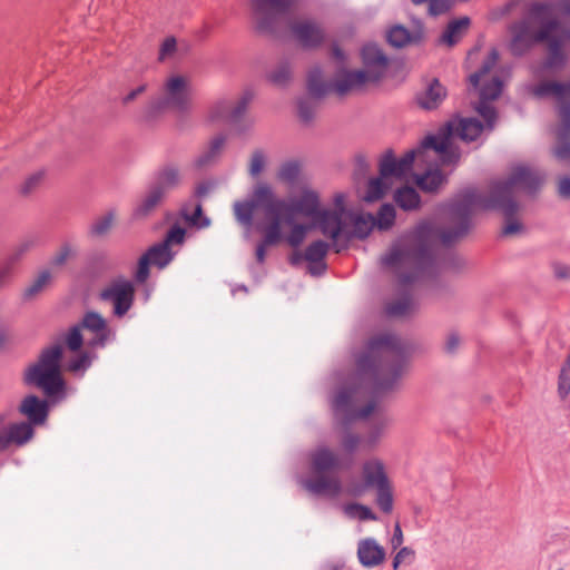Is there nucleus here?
Wrapping results in <instances>:
<instances>
[{
  "label": "nucleus",
  "instance_id": "nucleus-51",
  "mask_svg": "<svg viewBox=\"0 0 570 570\" xmlns=\"http://www.w3.org/2000/svg\"><path fill=\"white\" fill-rule=\"evenodd\" d=\"M83 343L80 325L72 326L66 335V344L72 352L80 350Z\"/></svg>",
  "mask_w": 570,
  "mask_h": 570
},
{
  "label": "nucleus",
  "instance_id": "nucleus-56",
  "mask_svg": "<svg viewBox=\"0 0 570 570\" xmlns=\"http://www.w3.org/2000/svg\"><path fill=\"white\" fill-rule=\"evenodd\" d=\"M455 3V0H431L429 3V13L438 17L448 12Z\"/></svg>",
  "mask_w": 570,
  "mask_h": 570
},
{
  "label": "nucleus",
  "instance_id": "nucleus-9",
  "mask_svg": "<svg viewBox=\"0 0 570 570\" xmlns=\"http://www.w3.org/2000/svg\"><path fill=\"white\" fill-rule=\"evenodd\" d=\"M371 81L368 73L363 70H341L336 73L332 82L323 80L322 69L318 66L313 67L307 75V90L314 98H323L328 92H335L338 96L362 89L366 82Z\"/></svg>",
  "mask_w": 570,
  "mask_h": 570
},
{
  "label": "nucleus",
  "instance_id": "nucleus-47",
  "mask_svg": "<svg viewBox=\"0 0 570 570\" xmlns=\"http://www.w3.org/2000/svg\"><path fill=\"white\" fill-rule=\"evenodd\" d=\"M385 177H382L380 175V177L377 178H372L370 181H368V186H367V191H366V195H365V200L367 202H375V200H379L381 199L386 189H387V186L386 184L384 183V179Z\"/></svg>",
  "mask_w": 570,
  "mask_h": 570
},
{
  "label": "nucleus",
  "instance_id": "nucleus-14",
  "mask_svg": "<svg viewBox=\"0 0 570 570\" xmlns=\"http://www.w3.org/2000/svg\"><path fill=\"white\" fill-rule=\"evenodd\" d=\"M432 147H419L406 151L401 158L396 159L391 149L386 150L380 160V175L382 177L403 178L411 171L415 159L424 160V155Z\"/></svg>",
  "mask_w": 570,
  "mask_h": 570
},
{
  "label": "nucleus",
  "instance_id": "nucleus-24",
  "mask_svg": "<svg viewBox=\"0 0 570 570\" xmlns=\"http://www.w3.org/2000/svg\"><path fill=\"white\" fill-rule=\"evenodd\" d=\"M166 196L147 184L145 191L137 198L132 208L134 219H144L149 217L158 206L164 202Z\"/></svg>",
  "mask_w": 570,
  "mask_h": 570
},
{
  "label": "nucleus",
  "instance_id": "nucleus-32",
  "mask_svg": "<svg viewBox=\"0 0 570 570\" xmlns=\"http://www.w3.org/2000/svg\"><path fill=\"white\" fill-rule=\"evenodd\" d=\"M393 199L395 204L405 212L416 210L421 206V197L419 193L410 186L397 188Z\"/></svg>",
  "mask_w": 570,
  "mask_h": 570
},
{
  "label": "nucleus",
  "instance_id": "nucleus-58",
  "mask_svg": "<svg viewBox=\"0 0 570 570\" xmlns=\"http://www.w3.org/2000/svg\"><path fill=\"white\" fill-rule=\"evenodd\" d=\"M176 48V39L174 37L166 38L160 46L158 59L160 61H165L167 58L171 57L175 53Z\"/></svg>",
  "mask_w": 570,
  "mask_h": 570
},
{
  "label": "nucleus",
  "instance_id": "nucleus-64",
  "mask_svg": "<svg viewBox=\"0 0 570 570\" xmlns=\"http://www.w3.org/2000/svg\"><path fill=\"white\" fill-rule=\"evenodd\" d=\"M558 195L564 199L570 198V176H563L559 179Z\"/></svg>",
  "mask_w": 570,
  "mask_h": 570
},
{
  "label": "nucleus",
  "instance_id": "nucleus-48",
  "mask_svg": "<svg viewBox=\"0 0 570 570\" xmlns=\"http://www.w3.org/2000/svg\"><path fill=\"white\" fill-rule=\"evenodd\" d=\"M291 232L286 237V242L294 248H297L305 239L311 226L304 224H296L295 220L289 225Z\"/></svg>",
  "mask_w": 570,
  "mask_h": 570
},
{
  "label": "nucleus",
  "instance_id": "nucleus-59",
  "mask_svg": "<svg viewBox=\"0 0 570 570\" xmlns=\"http://www.w3.org/2000/svg\"><path fill=\"white\" fill-rule=\"evenodd\" d=\"M297 107H298L299 118L304 122H308V121H311L313 119V117H314V107L309 104V101L307 99H299L298 104H297Z\"/></svg>",
  "mask_w": 570,
  "mask_h": 570
},
{
  "label": "nucleus",
  "instance_id": "nucleus-34",
  "mask_svg": "<svg viewBox=\"0 0 570 570\" xmlns=\"http://www.w3.org/2000/svg\"><path fill=\"white\" fill-rule=\"evenodd\" d=\"M498 60L499 51L495 48H492L487 58L484 59V61L482 62L481 68L474 73L470 75V85L473 88H478L484 76H487L495 67Z\"/></svg>",
  "mask_w": 570,
  "mask_h": 570
},
{
  "label": "nucleus",
  "instance_id": "nucleus-7",
  "mask_svg": "<svg viewBox=\"0 0 570 570\" xmlns=\"http://www.w3.org/2000/svg\"><path fill=\"white\" fill-rule=\"evenodd\" d=\"M484 130L483 124L476 118L455 117L442 126L435 135H429L422 140L423 147H432L444 165H456L461 150L455 139L464 142L475 141Z\"/></svg>",
  "mask_w": 570,
  "mask_h": 570
},
{
  "label": "nucleus",
  "instance_id": "nucleus-26",
  "mask_svg": "<svg viewBox=\"0 0 570 570\" xmlns=\"http://www.w3.org/2000/svg\"><path fill=\"white\" fill-rule=\"evenodd\" d=\"M226 144V136L219 134L210 139L208 145L193 160L191 166L196 170H200L213 166L219 159Z\"/></svg>",
  "mask_w": 570,
  "mask_h": 570
},
{
  "label": "nucleus",
  "instance_id": "nucleus-55",
  "mask_svg": "<svg viewBox=\"0 0 570 570\" xmlns=\"http://www.w3.org/2000/svg\"><path fill=\"white\" fill-rule=\"evenodd\" d=\"M185 235L186 230L183 227L175 225L168 230L165 239L161 243L166 244L167 247L170 248L171 244H183L185 240Z\"/></svg>",
  "mask_w": 570,
  "mask_h": 570
},
{
  "label": "nucleus",
  "instance_id": "nucleus-49",
  "mask_svg": "<svg viewBox=\"0 0 570 570\" xmlns=\"http://www.w3.org/2000/svg\"><path fill=\"white\" fill-rule=\"evenodd\" d=\"M301 167L298 161L289 160L284 163L278 170V178L283 181L293 184L299 176Z\"/></svg>",
  "mask_w": 570,
  "mask_h": 570
},
{
  "label": "nucleus",
  "instance_id": "nucleus-60",
  "mask_svg": "<svg viewBox=\"0 0 570 570\" xmlns=\"http://www.w3.org/2000/svg\"><path fill=\"white\" fill-rule=\"evenodd\" d=\"M554 557L562 567L558 570H570V543L561 549L556 550Z\"/></svg>",
  "mask_w": 570,
  "mask_h": 570
},
{
  "label": "nucleus",
  "instance_id": "nucleus-30",
  "mask_svg": "<svg viewBox=\"0 0 570 570\" xmlns=\"http://www.w3.org/2000/svg\"><path fill=\"white\" fill-rule=\"evenodd\" d=\"M470 18L461 17L459 19L451 20L440 37V43L452 47L456 45L468 32L470 27Z\"/></svg>",
  "mask_w": 570,
  "mask_h": 570
},
{
  "label": "nucleus",
  "instance_id": "nucleus-22",
  "mask_svg": "<svg viewBox=\"0 0 570 570\" xmlns=\"http://www.w3.org/2000/svg\"><path fill=\"white\" fill-rule=\"evenodd\" d=\"M528 92L537 99L556 98L559 101L558 109L562 102H570L567 100L566 82L554 80H543L535 83H530L527 87Z\"/></svg>",
  "mask_w": 570,
  "mask_h": 570
},
{
  "label": "nucleus",
  "instance_id": "nucleus-35",
  "mask_svg": "<svg viewBox=\"0 0 570 570\" xmlns=\"http://www.w3.org/2000/svg\"><path fill=\"white\" fill-rule=\"evenodd\" d=\"M52 279L51 272L49 269H42L37 277L26 287L23 292L24 299H31L40 294Z\"/></svg>",
  "mask_w": 570,
  "mask_h": 570
},
{
  "label": "nucleus",
  "instance_id": "nucleus-6",
  "mask_svg": "<svg viewBox=\"0 0 570 570\" xmlns=\"http://www.w3.org/2000/svg\"><path fill=\"white\" fill-rule=\"evenodd\" d=\"M277 202L273 189L267 184H259L253 190L250 199L237 200L233 205L234 216L237 223L246 229L248 234L253 227L254 212L263 208L265 215L271 217L267 225L257 224L256 229L263 233L266 244H278L283 239L282 223H285L286 213L283 209H269V205Z\"/></svg>",
  "mask_w": 570,
  "mask_h": 570
},
{
  "label": "nucleus",
  "instance_id": "nucleus-57",
  "mask_svg": "<svg viewBox=\"0 0 570 570\" xmlns=\"http://www.w3.org/2000/svg\"><path fill=\"white\" fill-rule=\"evenodd\" d=\"M149 258L144 254L138 261V267L135 274V279L138 283H145L149 277Z\"/></svg>",
  "mask_w": 570,
  "mask_h": 570
},
{
  "label": "nucleus",
  "instance_id": "nucleus-16",
  "mask_svg": "<svg viewBox=\"0 0 570 570\" xmlns=\"http://www.w3.org/2000/svg\"><path fill=\"white\" fill-rule=\"evenodd\" d=\"M252 99L253 94L248 90L243 94L235 105L227 98L218 99L209 107L207 118L210 122L225 121L237 125Z\"/></svg>",
  "mask_w": 570,
  "mask_h": 570
},
{
  "label": "nucleus",
  "instance_id": "nucleus-31",
  "mask_svg": "<svg viewBox=\"0 0 570 570\" xmlns=\"http://www.w3.org/2000/svg\"><path fill=\"white\" fill-rule=\"evenodd\" d=\"M415 183L425 193H436L448 183V176L439 168L428 169L424 174L416 175Z\"/></svg>",
  "mask_w": 570,
  "mask_h": 570
},
{
  "label": "nucleus",
  "instance_id": "nucleus-1",
  "mask_svg": "<svg viewBox=\"0 0 570 570\" xmlns=\"http://www.w3.org/2000/svg\"><path fill=\"white\" fill-rule=\"evenodd\" d=\"M406 362V347L392 333L373 336L356 357L357 384L341 389L332 401L335 420L343 426L368 417L380 396L392 391L401 379Z\"/></svg>",
  "mask_w": 570,
  "mask_h": 570
},
{
  "label": "nucleus",
  "instance_id": "nucleus-23",
  "mask_svg": "<svg viewBox=\"0 0 570 570\" xmlns=\"http://www.w3.org/2000/svg\"><path fill=\"white\" fill-rule=\"evenodd\" d=\"M385 550L374 538H365L358 541L357 559L365 568H374L385 560Z\"/></svg>",
  "mask_w": 570,
  "mask_h": 570
},
{
  "label": "nucleus",
  "instance_id": "nucleus-19",
  "mask_svg": "<svg viewBox=\"0 0 570 570\" xmlns=\"http://www.w3.org/2000/svg\"><path fill=\"white\" fill-rule=\"evenodd\" d=\"M313 226L316 227L323 236L337 242L344 238L345 217L340 215L338 212L332 209H320L317 215L313 218Z\"/></svg>",
  "mask_w": 570,
  "mask_h": 570
},
{
  "label": "nucleus",
  "instance_id": "nucleus-21",
  "mask_svg": "<svg viewBox=\"0 0 570 570\" xmlns=\"http://www.w3.org/2000/svg\"><path fill=\"white\" fill-rule=\"evenodd\" d=\"M375 227V217L372 214L348 213L345 217L344 239H364Z\"/></svg>",
  "mask_w": 570,
  "mask_h": 570
},
{
  "label": "nucleus",
  "instance_id": "nucleus-4",
  "mask_svg": "<svg viewBox=\"0 0 570 570\" xmlns=\"http://www.w3.org/2000/svg\"><path fill=\"white\" fill-rule=\"evenodd\" d=\"M509 30V49L515 57L527 55L537 45L546 46L547 55L538 73L561 71L566 68L569 57L564 47L570 43V23H563L554 16V4L551 1L531 2L528 14L514 21Z\"/></svg>",
  "mask_w": 570,
  "mask_h": 570
},
{
  "label": "nucleus",
  "instance_id": "nucleus-37",
  "mask_svg": "<svg viewBox=\"0 0 570 570\" xmlns=\"http://www.w3.org/2000/svg\"><path fill=\"white\" fill-rule=\"evenodd\" d=\"M328 250L330 245L322 239H317L306 247L304 252V259L308 263L324 262Z\"/></svg>",
  "mask_w": 570,
  "mask_h": 570
},
{
  "label": "nucleus",
  "instance_id": "nucleus-28",
  "mask_svg": "<svg viewBox=\"0 0 570 570\" xmlns=\"http://www.w3.org/2000/svg\"><path fill=\"white\" fill-rule=\"evenodd\" d=\"M446 97V90L438 79L416 96L417 105L425 110L436 109Z\"/></svg>",
  "mask_w": 570,
  "mask_h": 570
},
{
  "label": "nucleus",
  "instance_id": "nucleus-63",
  "mask_svg": "<svg viewBox=\"0 0 570 570\" xmlns=\"http://www.w3.org/2000/svg\"><path fill=\"white\" fill-rule=\"evenodd\" d=\"M358 443H360L358 435L353 434V433H346L343 438L342 446L346 452L353 453L356 450Z\"/></svg>",
  "mask_w": 570,
  "mask_h": 570
},
{
  "label": "nucleus",
  "instance_id": "nucleus-39",
  "mask_svg": "<svg viewBox=\"0 0 570 570\" xmlns=\"http://www.w3.org/2000/svg\"><path fill=\"white\" fill-rule=\"evenodd\" d=\"M387 41L395 48H402L413 41V36L403 26H394L387 32Z\"/></svg>",
  "mask_w": 570,
  "mask_h": 570
},
{
  "label": "nucleus",
  "instance_id": "nucleus-40",
  "mask_svg": "<svg viewBox=\"0 0 570 570\" xmlns=\"http://www.w3.org/2000/svg\"><path fill=\"white\" fill-rule=\"evenodd\" d=\"M395 209L391 204H384L377 212V217L375 218V226L380 230L390 229L395 222Z\"/></svg>",
  "mask_w": 570,
  "mask_h": 570
},
{
  "label": "nucleus",
  "instance_id": "nucleus-44",
  "mask_svg": "<svg viewBox=\"0 0 570 570\" xmlns=\"http://www.w3.org/2000/svg\"><path fill=\"white\" fill-rule=\"evenodd\" d=\"M389 422H390L389 419L383 416V417L375 420V422L372 423V425L370 426L368 433L365 438V443L368 446L372 448L379 443L385 429L389 425Z\"/></svg>",
  "mask_w": 570,
  "mask_h": 570
},
{
  "label": "nucleus",
  "instance_id": "nucleus-52",
  "mask_svg": "<svg viewBox=\"0 0 570 570\" xmlns=\"http://www.w3.org/2000/svg\"><path fill=\"white\" fill-rule=\"evenodd\" d=\"M266 163V155L262 149H256L250 158L249 163V175L252 177H257L264 169Z\"/></svg>",
  "mask_w": 570,
  "mask_h": 570
},
{
  "label": "nucleus",
  "instance_id": "nucleus-45",
  "mask_svg": "<svg viewBox=\"0 0 570 570\" xmlns=\"http://www.w3.org/2000/svg\"><path fill=\"white\" fill-rule=\"evenodd\" d=\"M292 76L291 66L287 61H282L272 72L268 75V80L275 86H285Z\"/></svg>",
  "mask_w": 570,
  "mask_h": 570
},
{
  "label": "nucleus",
  "instance_id": "nucleus-27",
  "mask_svg": "<svg viewBox=\"0 0 570 570\" xmlns=\"http://www.w3.org/2000/svg\"><path fill=\"white\" fill-rule=\"evenodd\" d=\"M81 328L92 332L96 337L89 343L91 346H104L108 337V328L105 318L96 312H88L79 324Z\"/></svg>",
  "mask_w": 570,
  "mask_h": 570
},
{
  "label": "nucleus",
  "instance_id": "nucleus-17",
  "mask_svg": "<svg viewBox=\"0 0 570 570\" xmlns=\"http://www.w3.org/2000/svg\"><path fill=\"white\" fill-rule=\"evenodd\" d=\"M557 145L551 153L559 161H570V102L559 108V124L556 129Z\"/></svg>",
  "mask_w": 570,
  "mask_h": 570
},
{
  "label": "nucleus",
  "instance_id": "nucleus-54",
  "mask_svg": "<svg viewBox=\"0 0 570 570\" xmlns=\"http://www.w3.org/2000/svg\"><path fill=\"white\" fill-rule=\"evenodd\" d=\"M90 365V355L88 353H81L69 362L68 370L72 373L85 372Z\"/></svg>",
  "mask_w": 570,
  "mask_h": 570
},
{
  "label": "nucleus",
  "instance_id": "nucleus-62",
  "mask_svg": "<svg viewBox=\"0 0 570 570\" xmlns=\"http://www.w3.org/2000/svg\"><path fill=\"white\" fill-rule=\"evenodd\" d=\"M410 557L411 558L414 557V551L409 547L401 548L393 558V562H392L393 570H397L400 568L401 563Z\"/></svg>",
  "mask_w": 570,
  "mask_h": 570
},
{
  "label": "nucleus",
  "instance_id": "nucleus-15",
  "mask_svg": "<svg viewBox=\"0 0 570 570\" xmlns=\"http://www.w3.org/2000/svg\"><path fill=\"white\" fill-rule=\"evenodd\" d=\"M134 296L135 287L132 282L124 277L114 279L100 293V298L112 305L114 315L117 317H122L131 308Z\"/></svg>",
  "mask_w": 570,
  "mask_h": 570
},
{
  "label": "nucleus",
  "instance_id": "nucleus-61",
  "mask_svg": "<svg viewBox=\"0 0 570 570\" xmlns=\"http://www.w3.org/2000/svg\"><path fill=\"white\" fill-rule=\"evenodd\" d=\"M42 177H43V173L42 171H38L36 174H32L23 183V185L21 187V193L26 194V195L31 193L38 186V184L40 183Z\"/></svg>",
  "mask_w": 570,
  "mask_h": 570
},
{
  "label": "nucleus",
  "instance_id": "nucleus-43",
  "mask_svg": "<svg viewBox=\"0 0 570 570\" xmlns=\"http://www.w3.org/2000/svg\"><path fill=\"white\" fill-rule=\"evenodd\" d=\"M115 220V215L112 212L107 213L106 215L97 218L89 228V234L94 237L105 236L109 229L111 228Z\"/></svg>",
  "mask_w": 570,
  "mask_h": 570
},
{
  "label": "nucleus",
  "instance_id": "nucleus-5",
  "mask_svg": "<svg viewBox=\"0 0 570 570\" xmlns=\"http://www.w3.org/2000/svg\"><path fill=\"white\" fill-rule=\"evenodd\" d=\"M62 346L59 343L45 347L37 362L29 365L23 372V383L43 392L48 400L27 395L19 405L21 414L27 416L30 424H42L49 413V404L62 401L66 397V382L61 375Z\"/></svg>",
  "mask_w": 570,
  "mask_h": 570
},
{
  "label": "nucleus",
  "instance_id": "nucleus-12",
  "mask_svg": "<svg viewBox=\"0 0 570 570\" xmlns=\"http://www.w3.org/2000/svg\"><path fill=\"white\" fill-rule=\"evenodd\" d=\"M189 97L188 81L183 76H171L164 85L163 96L153 100L150 108L155 112L166 108L185 111L189 106Z\"/></svg>",
  "mask_w": 570,
  "mask_h": 570
},
{
  "label": "nucleus",
  "instance_id": "nucleus-10",
  "mask_svg": "<svg viewBox=\"0 0 570 570\" xmlns=\"http://www.w3.org/2000/svg\"><path fill=\"white\" fill-rule=\"evenodd\" d=\"M363 484L351 487L347 492L360 497L366 489L376 490V504L382 512L389 514L393 510V491L384 463L376 458L368 459L362 464Z\"/></svg>",
  "mask_w": 570,
  "mask_h": 570
},
{
  "label": "nucleus",
  "instance_id": "nucleus-36",
  "mask_svg": "<svg viewBox=\"0 0 570 570\" xmlns=\"http://www.w3.org/2000/svg\"><path fill=\"white\" fill-rule=\"evenodd\" d=\"M344 514L350 519L361 521H376V514L366 505L361 503H346L343 505Z\"/></svg>",
  "mask_w": 570,
  "mask_h": 570
},
{
  "label": "nucleus",
  "instance_id": "nucleus-3",
  "mask_svg": "<svg viewBox=\"0 0 570 570\" xmlns=\"http://www.w3.org/2000/svg\"><path fill=\"white\" fill-rule=\"evenodd\" d=\"M436 237L438 230L434 225L421 223L382 256L381 264L394 269L397 285L402 291L400 298L385 305L387 316L402 317L416 309V303L407 292V287L433 278L439 273Z\"/></svg>",
  "mask_w": 570,
  "mask_h": 570
},
{
  "label": "nucleus",
  "instance_id": "nucleus-50",
  "mask_svg": "<svg viewBox=\"0 0 570 570\" xmlns=\"http://www.w3.org/2000/svg\"><path fill=\"white\" fill-rule=\"evenodd\" d=\"M570 393V363H564L558 379V394L566 399Z\"/></svg>",
  "mask_w": 570,
  "mask_h": 570
},
{
  "label": "nucleus",
  "instance_id": "nucleus-46",
  "mask_svg": "<svg viewBox=\"0 0 570 570\" xmlns=\"http://www.w3.org/2000/svg\"><path fill=\"white\" fill-rule=\"evenodd\" d=\"M502 91V81L499 77H492V79L485 82L480 89V99L483 100H495L499 98Z\"/></svg>",
  "mask_w": 570,
  "mask_h": 570
},
{
  "label": "nucleus",
  "instance_id": "nucleus-25",
  "mask_svg": "<svg viewBox=\"0 0 570 570\" xmlns=\"http://www.w3.org/2000/svg\"><path fill=\"white\" fill-rule=\"evenodd\" d=\"M148 184L166 196L169 190L176 188L180 184V173L178 167L173 164H167L160 167L153 174Z\"/></svg>",
  "mask_w": 570,
  "mask_h": 570
},
{
  "label": "nucleus",
  "instance_id": "nucleus-11",
  "mask_svg": "<svg viewBox=\"0 0 570 570\" xmlns=\"http://www.w3.org/2000/svg\"><path fill=\"white\" fill-rule=\"evenodd\" d=\"M295 0H249L256 29L261 33L275 35L281 18L289 10Z\"/></svg>",
  "mask_w": 570,
  "mask_h": 570
},
{
  "label": "nucleus",
  "instance_id": "nucleus-38",
  "mask_svg": "<svg viewBox=\"0 0 570 570\" xmlns=\"http://www.w3.org/2000/svg\"><path fill=\"white\" fill-rule=\"evenodd\" d=\"M77 254V246L70 242L65 240L61 243L59 249L56 252V254L50 259V265L52 267H62L67 264V262L75 257Z\"/></svg>",
  "mask_w": 570,
  "mask_h": 570
},
{
  "label": "nucleus",
  "instance_id": "nucleus-18",
  "mask_svg": "<svg viewBox=\"0 0 570 570\" xmlns=\"http://www.w3.org/2000/svg\"><path fill=\"white\" fill-rule=\"evenodd\" d=\"M289 30L293 38L306 49L318 47L325 39L323 28L309 19L292 22Z\"/></svg>",
  "mask_w": 570,
  "mask_h": 570
},
{
  "label": "nucleus",
  "instance_id": "nucleus-42",
  "mask_svg": "<svg viewBox=\"0 0 570 570\" xmlns=\"http://www.w3.org/2000/svg\"><path fill=\"white\" fill-rule=\"evenodd\" d=\"M474 108L476 112L484 119L487 128L492 130L495 125L498 115L495 108L491 105V100L479 99Z\"/></svg>",
  "mask_w": 570,
  "mask_h": 570
},
{
  "label": "nucleus",
  "instance_id": "nucleus-13",
  "mask_svg": "<svg viewBox=\"0 0 570 570\" xmlns=\"http://www.w3.org/2000/svg\"><path fill=\"white\" fill-rule=\"evenodd\" d=\"M274 208L285 210V224L292 225L298 214L313 219L320 210V199L315 191L304 190L298 197L289 200L277 197V202L269 205L271 210Z\"/></svg>",
  "mask_w": 570,
  "mask_h": 570
},
{
  "label": "nucleus",
  "instance_id": "nucleus-20",
  "mask_svg": "<svg viewBox=\"0 0 570 570\" xmlns=\"http://www.w3.org/2000/svg\"><path fill=\"white\" fill-rule=\"evenodd\" d=\"M362 60L363 71L368 73L371 81L380 80L386 72L389 59L376 45L368 43L362 48Z\"/></svg>",
  "mask_w": 570,
  "mask_h": 570
},
{
  "label": "nucleus",
  "instance_id": "nucleus-33",
  "mask_svg": "<svg viewBox=\"0 0 570 570\" xmlns=\"http://www.w3.org/2000/svg\"><path fill=\"white\" fill-rule=\"evenodd\" d=\"M145 254L149 258L150 264L158 268L166 267L174 258L170 248L161 242L153 245Z\"/></svg>",
  "mask_w": 570,
  "mask_h": 570
},
{
  "label": "nucleus",
  "instance_id": "nucleus-41",
  "mask_svg": "<svg viewBox=\"0 0 570 570\" xmlns=\"http://www.w3.org/2000/svg\"><path fill=\"white\" fill-rule=\"evenodd\" d=\"M181 215L190 225L199 228L208 227L210 224L209 218L203 216V207L199 203L195 204L194 212L191 214L188 213V206H184Z\"/></svg>",
  "mask_w": 570,
  "mask_h": 570
},
{
  "label": "nucleus",
  "instance_id": "nucleus-2",
  "mask_svg": "<svg viewBox=\"0 0 570 570\" xmlns=\"http://www.w3.org/2000/svg\"><path fill=\"white\" fill-rule=\"evenodd\" d=\"M546 175L524 166H519L505 179L493 180L487 193L475 188H468L460 193L448 207L449 219L452 224L449 228H439L436 240L450 246L464 237L472 227L471 216L476 210L500 212L507 223L502 228V235L509 236L520 233L523 226L514 216L520 209L518 202L519 191L529 195L535 194L542 186Z\"/></svg>",
  "mask_w": 570,
  "mask_h": 570
},
{
  "label": "nucleus",
  "instance_id": "nucleus-8",
  "mask_svg": "<svg viewBox=\"0 0 570 570\" xmlns=\"http://www.w3.org/2000/svg\"><path fill=\"white\" fill-rule=\"evenodd\" d=\"M313 476L302 481L305 490L316 497L336 499L343 493V483L338 475L331 472L340 466L338 456L327 446H318L311 455Z\"/></svg>",
  "mask_w": 570,
  "mask_h": 570
},
{
  "label": "nucleus",
  "instance_id": "nucleus-29",
  "mask_svg": "<svg viewBox=\"0 0 570 570\" xmlns=\"http://www.w3.org/2000/svg\"><path fill=\"white\" fill-rule=\"evenodd\" d=\"M33 436V429L28 422L11 424L6 434L0 435V445L6 448L10 443L23 445Z\"/></svg>",
  "mask_w": 570,
  "mask_h": 570
},
{
  "label": "nucleus",
  "instance_id": "nucleus-53",
  "mask_svg": "<svg viewBox=\"0 0 570 570\" xmlns=\"http://www.w3.org/2000/svg\"><path fill=\"white\" fill-rule=\"evenodd\" d=\"M35 245L33 240H24L21 244H19L14 250L10 254L8 257L6 265L10 266L12 269L13 265L21 259V257L28 253Z\"/></svg>",
  "mask_w": 570,
  "mask_h": 570
}]
</instances>
